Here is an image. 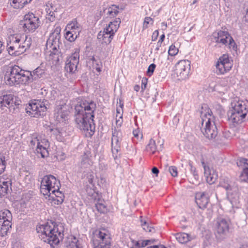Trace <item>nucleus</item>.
Here are the masks:
<instances>
[{"label": "nucleus", "mask_w": 248, "mask_h": 248, "mask_svg": "<svg viewBox=\"0 0 248 248\" xmlns=\"http://www.w3.org/2000/svg\"><path fill=\"white\" fill-rule=\"evenodd\" d=\"M96 108L95 103L86 100L78 102L75 107V120L78 127L84 131L89 132L90 136H92L95 130L93 118Z\"/></svg>", "instance_id": "f257e3e1"}, {"label": "nucleus", "mask_w": 248, "mask_h": 248, "mask_svg": "<svg viewBox=\"0 0 248 248\" xmlns=\"http://www.w3.org/2000/svg\"><path fill=\"white\" fill-rule=\"evenodd\" d=\"M45 71L37 67L32 72L22 69L17 65L12 67L9 74L5 75L6 84L10 86L27 84L31 80H36L43 77Z\"/></svg>", "instance_id": "f03ea898"}, {"label": "nucleus", "mask_w": 248, "mask_h": 248, "mask_svg": "<svg viewBox=\"0 0 248 248\" xmlns=\"http://www.w3.org/2000/svg\"><path fill=\"white\" fill-rule=\"evenodd\" d=\"M31 44V38L24 33L11 35L7 42V50L11 55L18 56L25 52Z\"/></svg>", "instance_id": "7ed1b4c3"}, {"label": "nucleus", "mask_w": 248, "mask_h": 248, "mask_svg": "<svg viewBox=\"0 0 248 248\" xmlns=\"http://www.w3.org/2000/svg\"><path fill=\"white\" fill-rule=\"evenodd\" d=\"M36 231L41 233V238L51 246L57 245L63 236L61 232L62 230H59L58 226L52 222L39 225L36 228Z\"/></svg>", "instance_id": "20e7f679"}, {"label": "nucleus", "mask_w": 248, "mask_h": 248, "mask_svg": "<svg viewBox=\"0 0 248 248\" xmlns=\"http://www.w3.org/2000/svg\"><path fill=\"white\" fill-rule=\"evenodd\" d=\"M202 124L204 126L202 132L209 139H215L217 135V126L211 109L206 107L202 108L201 113Z\"/></svg>", "instance_id": "39448f33"}, {"label": "nucleus", "mask_w": 248, "mask_h": 248, "mask_svg": "<svg viewBox=\"0 0 248 248\" xmlns=\"http://www.w3.org/2000/svg\"><path fill=\"white\" fill-rule=\"evenodd\" d=\"M61 28L60 26H55L53 31L50 34L46 43V47L49 50L52 59L58 62L62 60V55H60L59 50L60 42V32Z\"/></svg>", "instance_id": "423d86ee"}, {"label": "nucleus", "mask_w": 248, "mask_h": 248, "mask_svg": "<svg viewBox=\"0 0 248 248\" xmlns=\"http://www.w3.org/2000/svg\"><path fill=\"white\" fill-rule=\"evenodd\" d=\"M232 108L228 113V120L235 124L241 123L248 112L245 102L239 100L232 103Z\"/></svg>", "instance_id": "0eeeda50"}, {"label": "nucleus", "mask_w": 248, "mask_h": 248, "mask_svg": "<svg viewBox=\"0 0 248 248\" xmlns=\"http://www.w3.org/2000/svg\"><path fill=\"white\" fill-rule=\"evenodd\" d=\"M93 244V248H120L111 246V237L109 232L105 229H100L94 235Z\"/></svg>", "instance_id": "6e6552de"}, {"label": "nucleus", "mask_w": 248, "mask_h": 248, "mask_svg": "<svg viewBox=\"0 0 248 248\" xmlns=\"http://www.w3.org/2000/svg\"><path fill=\"white\" fill-rule=\"evenodd\" d=\"M120 23V18H117L113 21L110 22L103 31H100L98 33L97 38L102 41V44H108L111 42Z\"/></svg>", "instance_id": "1a4fd4ad"}, {"label": "nucleus", "mask_w": 248, "mask_h": 248, "mask_svg": "<svg viewBox=\"0 0 248 248\" xmlns=\"http://www.w3.org/2000/svg\"><path fill=\"white\" fill-rule=\"evenodd\" d=\"M60 186V181L52 175L45 176L41 182L40 191L45 196H50L51 192L55 189H59Z\"/></svg>", "instance_id": "9d476101"}, {"label": "nucleus", "mask_w": 248, "mask_h": 248, "mask_svg": "<svg viewBox=\"0 0 248 248\" xmlns=\"http://www.w3.org/2000/svg\"><path fill=\"white\" fill-rule=\"evenodd\" d=\"M123 122V120L116 121L117 127L112 128L111 151L114 159L118 157V153L121 150V141L122 140V133L120 127L121 126Z\"/></svg>", "instance_id": "9b49d317"}, {"label": "nucleus", "mask_w": 248, "mask_h": 248, "mask_svg": "<svg viewBox=\"0 0 248 248\" xmlns=\"http://www.w3.org/2000/svg\"><path fill=\"white\" fill-rule=\"evenodd\" d=\"M40 24L39 17L32 13L26 14L22 21L23 28L26 32H34L39 27Z\"/></svg>", "instance_id": "f8f14e48"}, {"label": "nucleus", "mask_w": 248, "mask_h": 248, "mask_svg": "<svg viewBox=\"0 0 248 248\" xmlns=\"http://www.w3.org/2000/svg\"><path fill=\"white\" fill-rule=\"evenodd\" d=\"M215 41L217 43H221L228 46L229 48L233 51H236L237 46L232 37L227 31H219L215 35Z\"/></svg>", "instance_id": "ddd939ff"}, {"label": "nucleus", "mask_w": 248, "mask_h": 248, "mask_svg": "<svg viewBox=\"0 0 248 248\" xmlns=\"http://www.w3.org/2000/svg\"><path fill=\"white\" fill-rule=\"evenodd\" d=\"M46 110V107L44 102L34 100L30 103L27 108V113L31 117H39L43 116Z\"/></svg>", "instance_id": "4468645a"}, {"label": "nucleus", "mask_w": 248, "mask_h": 248, "mask_svg": "<svg viewBox=\"0 0 248 248\" xmlns=\"http://www.w3.org/2000/svg\"><path fill=\"white\" fill-rule=\"evenodd\" d=\"M230 224V221L228 219L221 217L217 219L215 235L218 241H222L227 237L229 232Z\"/></svg>", "instance_id": "2eb2a0df"}, {"label": "nucleus", "mask_w": 248, "mask_h": 248, "mask_svg": "<svg viewBox=\"0 0 248 248\" xmlns=\"http://www.w3.org/2000/svg\"><path fill=\"white\" fill-rule=\"evenodd\" d=\"M232 66V63L229 55L223 54L219 58L216 64V72L217 75H223L229 71Z\"/></svg>", "instance_id": "dca6fc26"}, {"label": "nucleus", "mask_w": 248, "mask_h": 248, "mask_svg": "<svg viewBox=\"0 0 248 248\" xmlns=\"http://www.w3.org/2000/svg\"><path fill=\"white\" fill-rule=\"evenodd\" d=\"M79 49H75V51L66 59L65 65V70L71 74L74 73L77 69L79 61Z\"/></svg>", "instance_id": "f3484780"}, {"label": "nucleus", "mask_w": 248, "mask_h": 248, "mask_svg": "<svg viewBox=\"0 0 248 248\" xmlns=\"http://www.w3.org/2000/svg\"><path fill=\"white\" fill-rule=\"evenodd\" d=\"M30 144L32 148L36 144V151L37 154H40L42 157L45 158L48 155L47 148L49 146V143L47 140L44 139L40 140L38 137H36L31 140Z\"/></svg>", "instance_id": "a211bd4d"}, {"label": "nucleus", "mask_w": 248, "mask_h": 248, "mask_svg": "<svg viewBox=\"0 0 248 248\" xmlns=\"http://www.w3.org/2000/svg\"><path fill=\"white\" fill-rule=\"evenodd\" d=\"M190 62L188 60L179 61L176 65V72L181 79L187 78L190 70Z\"/></svg>", "instance_id": "6ab92c4d"}, {"label": "nucleus", "mask_w": 248, "mask_h": 248, "mask_svg": "<svg viewBox=\"0 0 248 248\" xmlns=\"http://www.w3.org/2000/svg\"><path fill=\"white\" fill-rule=\"evenodd\" d=\"M68 111L65 103L57 105L55 108L54 117L58 123H63L67 120Z\"/></svg>", "instance_id": "aec40b11"}, {"label": "nucleus", "mask_w": 248, "mask_h": 248, "mask_svg": "<svg viewBox=\"0 0 248 248\" xmlns=\"http://www.w3.org/2000/svg\"><path fill=\"white\" fill-rule=\"evenodd\" d=\"M210 195L207 191L198 192L195 195V201L201 209H204L207 207L209 202Z\"/></svg>", "instance_id": "412c9836"}, {"label": "nucleus", "mask_w": 248, "mask_h": 248, "mask_svg": "<svg viewBox=\"0 0 248 248\" xmlns=\"http://www.w3.org/2000/svg\"><path fill=\"white\" fill-rule=\"evenodd\" d=\"M204 168V174L207 182L210 185L214 184L217 178V172L212 168L207 166L204 162H202Z\"/></svg>", "instance_id": "4be33fe9"}, {"label": "nucleus", "mask_w": 248, "mask_h": 248, "mask_svg": "<svg viewBox=\"0 0 248 248\" xmlns=\"http://www.w3.org/2000/svg\"><path fill=\"white\" fill-rule=\"evenodd\" d=\"M12 181L11 178L3 176L0 179V196H4L11 190Z\"/></svg>", "instance_id": "5701e85b"}, {"label": "nucleus", "mask_w": 248, "mask_h": 248, "mask_svg": "<svg viewBox=\"0 0 248 248\" xmlns=\"http://www.w3.org/2000/svg\"><path fill=\"white\" fill-rule=\"evenodd\" d=\"M15 97L12 94H6L0 97V104L1 107H6L7 108L13 106L15 102Z\"/></svg>", "instance_id": "b1692460"}, {"label": "nucleus", "mask_w": 248, "mask_h": 248, "mask_svg": "<svg viewBox=\"0 0 248 248\" xmlns=\"http://www.w3.org/2000/svg\"><path fill=\"white\" fill-rule=\"evenodd\" d=\"M50 196H47L49 200H51L55 204H61L63 202L64 196L62 191L59 189H55L54 192H51Z\"/></svg>", "instance_id": "393cba45"}, {"label": "nucleus", "mask_w": 248, "mask_h": 248, "mask_svg": "<svg viewBox=\"0 0 248 248\" xmlns=\"http://www.w3.org/2000/svg\"><path fill=\"white\" fill-rule=\"evenodd\" d=\"M174 236L177 241L181 244H186L194 239L193 236L185 232L175 233Z\"/></svg>", "instance_id": "a878e982"}, {"label": "nucleus", "mask_w": 248, "mask_h": 248, "mask_svg": "<svg viewBox=\"0 0 248 248\" xmlns=\"http://www.w3.org/2000/svg\"><path fill=\"white\" fill-rule=\"evenodd\" d=\"M100 12H103L107 17L110 18H113L115 17L119 12V7L116 5H112L111 6L103 9V12L101 11Z\"/></svg>", "instance_id": "bb28decb"}, {"label": "nucleus", "mask_w": 248, "mask_h": 248, "mask_svg": "<svg viewBox=\"0 0 248 248\" xmlns=\"http://www.w3.org/2000/svg\"><path fill=\"white\" fill-rule=\"evenodd\" d=\"M154 242V240H141L136 241L132 239L130 248H142Z\"/></svg>", "instance_id": "cd10ccee"}, {"label": "nucleus", "mask_w": 248, "mask_h": 248, "mask_svg": "<svg viewBox=\"0 0 248 248\" xmlns=\"http://www.w3.org/2000/svg\"><path fill=\"white\" fill-rule=\"evenodd\" d=\"M240 162L243 163L244 166L240 175V179L242 181L248 182V159L242 158Z\"/></svg>", "instance_id": "c85d7f7f"}, {"label": "nucleus", "mask_w": 248, "mask_h": 248, "mask_svg": "<svg viewBox=\"0 0 248 248\" xmlns=\"http://www.w3.org/2000/svg\"><path fill=\"white\" fill-rule=\"evenodd\" d=\"M93 162L92 159L89 157V156L85 154L82 158V161L81 163V168L86 169L87 171L92 170L93 168Z\"/></svg>", "instance_id": "c756f323"}, {"label": "nucleus", "mask_w": 248, "mask_h": 248, "mask_svg": "<svg viewBox=\"0 0 248 248\" xmlns=\"http://www.w3.org/2000/svg\"><path fill=\"white\" fill-rule=\"evenodd\" d=\"M11 222H0V236H4L9 232L11 228Z\"/></svg>", "instance_id": "7c9ffc66"}, {"label": "nucleus", "mask_w": 248, "mask_h": 248, "mask_svg": "<svg viewBox=\"0 0 248 248\" xmlns=\"http://www.w3.org/2000/svg\"><path fill=\"white\" fill-rule=\"evenodd\" d=\"M65 30L79 34L81 31V27L77 21L74 20L67 25Z\"/></svg>", "instance_id": "2f4dec72"}, {"label": "nucleus", "mask_w": 248, "mask_h": 248, "mask_svg": "<svg viewBox=\"0 0 248 248\" xmlns=\"http://www.w3.org/2000/svg\"><path fill=\"white\" fill-rule=\"evenodd\" d=\"M95 201H96L95 204L96 210L101 213H106L108 211L107 207L105 204V202L101 199L100 196Z\"/></svg>", "instance_id": "473e14b6"}, {"label": "nucleus", "mask_w": 248, "mask_h": 248, "mask_svg": "<svg viewBox=\"0 0 248 248\" xmlns=\"http://www.w3.org/2000/svg\"><path fill=\"white\" fill-rule=\"evenodd\" d=\"M52 134L55 137L56 139L60 141L63 140V135L65 134L64 131L59 128H50Z\"/></svg>", "instance_id": "72a5a7b5"}, {"label": "nucleus", "mask_w": 248, "mask_h": 248, "mask_svg": "<svg viewBox=\"0 0 248 248\" xmlns=\"http://www.w3.org/2000/svg\"><path fill=\"white\" fill-rule=\"evenodd\" d=\"M46 19L50 21V22H52L54 21L55 18V10L54 7L52 6H50V8L47 5V7L46 9Z\"/></svg>", "instance_id": "f704fd0d"}, {"label": "nucleus", "mask_w": 248, "mask_h": 248, "mask_svg": "<svg viewBox=\"0 0 248 248\" xmlns=\"http://www.w3.org/2000/svg\"><path fill=\"white\" fill-rule=\"evenodd\" d=\"M146 150L148 153L154 154L157 150L155 141L153 139H151L146 147Z\"/></svg>", "instance_id": "c9c22d12"}, {"label": "nucleus", "mask_w": 248, "mask_h": 248, "mask_svg": "<svg viewBox=\"0 0 248 248\" xmlns=\"http://www.w3.org/2000/svg\"><path fill=\"white\" fill-rule=\"evenodd\" d=\"M87 195L89 199L93 200L95 201L100 196L98 192H96L93 188L87 187L86 188Z\"/></svg>", "instance_id": "e433bc0d"}, {"label": "nucleus", "mask_w": 248, "mask_h": 248, "mask_svg": "<svg viewBox=\"0 0 248 248\" xmlns=\"http://www.w3.org/2000/svg\"><path fill=\"white\" fill-rule=\"evenodd\" d=\"M140 223L143 229L147 232H154L155 229L151 225H150L145 220L142 219V217H140Z\"/></svg>", "instance_id": "4c0bfd02"}, {"label": "nucleus", "mask_w": 248, "mask_h": 248, "mask_svg": "<svg viewBox=\"0 0 248 248\" xmlns=\"http://www.w3.org/2000/svg\"><path fill=\"white\" fill-rule=\"evenodd\" d=\"M65 38L70 42H73L78 37V33L66 30Z\"/></svg>", "instance_id": "58836bf2"}, {"label": "nucleus", "mask_w": 248, "mask_h": 248, "mask_svg": "<svg viewBox=\"0 0 248 248\" xmlns=\"http://www.w3.org/2000/svg\"><path fill=\"white\" fill-rule=\"evenodd\" d=\"M12 3L11 5L16 9H21L26 4V3H24V0H11Z\"/></svg>", "instance_id": "ea45409f"}, {"label": "nucleus", "mask_w": 248, "mask_h": 248, "mask_svg": "<svg viewBox=\"0 0 248 248\" xmlns=\"http://www.w3.org/2000/svg\"><path fill=\"white\" fill-rule=\"evenodd\" d=\"M83 173H84V177H86V179H88V182L90 184L93 185L94 178V175L92 170H91L88 171H83Z\"/></svg>", "instance_id": "a19ab883"}, {"label": "nucleus", "mask_w": 248, "mask_h": 248, "mask_svg": "<svg viewBox=\"0 0 248 248\" xmlns=\"http://www.w3.org/2000/svg\"><path fill=\"white\" fill-rule=\"evenodd\" d=\"M133 135L134 136V137L133 138V142H137L142 138V134L139 128L134 129L133 131Z\"/></svg>", "instance_id": "79ce46f5"}, {"label": "nucleus", "mask_w": 248, "mask_h": 248, "mask_svg": "<svg viewBox=\"0 0 248 248\" xmlns=\"http://www.w3.org/2000/svg\"><path fill=\"white\" fill-rule=\"evenodd\" d=\"M6 165L5 156L0 155V174L4 172Z\"/></svg>", "instance_id": "37998d69"}, {"label": "nucleus", "mask_w": 248, "mask_h": 248, "mask_svg": "<svg viewBox=\"0 0 248 248\" xmlns=\"http://www.w3.org/2000/svg\"><path fill=\"white\" fill-rule=\"evenodd\" d=\"M178 52V49L175 46V45H171L170 46L169 49L168 50V54L169 55L171 56H174L177 54Z\"/></svg>", "instance_id": "c03bdc74"}, {"label": "nucleus", "mask_w": 248, "mask_h": 248, "mask_svg": "<svg viewBox=\"0 0 248 248\" xmlns=\"http://www.w3.org/2000/svg\"><path fill=\"white\" fill-rule=\"evenodd\" d=\"M153 19L150 17H146L144 18V20L143 23V29L145 30L147 29L148 27V25L150 22H152L151 23H153Z\"/></svg>", "instance_id": "a18cd8bd"}, {"label": "nucleus", "mask_w": 248, "mask_h": 248, "mask_svg": "<svg viewBox=\"0 0 248 248\" xmlns=\"http://www.w3.org/2000/svg\"><path fill=\"white\" fill-rule=\"evenodd\" d=\"M189 166L190 167V172L193 175L194 178L196 180L198 179L199 176L195 167H193L191 163H189Z\"/></svg>", "instance_id": "49530a36"}, {"label": "nucleus", "mask_w": 248, "mask_h": 248, "mask_svg": "<svg viewBox=\"0 0 248 248\" xmlns=\"http://www.w3.org/2000/svg\"><path fill=\"white\" fill-rule=\"evenodd\" d=\"M155 67L156 65L154 63H152L149 66L147 71L148 76L150 77L153 75Z\"/></svg>", "instance_id": "de8ad7c7"}, {"label": "nucleus", "mask_w": 248, "mask_h": 248, "mask_svg": "<svg viewBox=\"0 0 248 248\" xmlns=\"http://www.w3.org/2000/svg\"><path fill=\"white\" fill-rule=\"evenodd\" d=\"M169 170L173 177H176L178 175L177 169L175 166H170L169 168Z\"/></svg>", "instance_id": "09e8293b"}, {"label": "nucleus", "mask_w": 248, "mask_h": 248, "mask_svg": "<svg viewBox=\"0 0 248 248\" xmlns=\"http://www.w3.org/2000/svg\"><path fill=\"white\" fill-rule=\"evenodd\" d=\"M124 104H120L119 107L116 108V115H123Z\"/></svg>", "instance_id": "8fccbe9b"}, {"label": "nucleus", "mask_w": 248, "mask_h": 248, "mask_svg": "<svg viewBox=\"0 0 248 248\" xmlns=\"http://www.w3.org/2000/svg\"><path fill=\"white\" fill-rule=\"evenodd\" d=\"M70 246L71 248H82V246L78 243V241L75 242H72Z\"/></svg>", "instance_id": "3c124183"}, {"label": "nucleus", "mask_w": 248, "mask_h": 248, "mask_svg": "<svg viewBox=\"0 0 248 248\" xmlns=\"http://www.w3.org/2000/svg\"><path fill=\"white\" fill-rule=\"evenodd\" d=\"M220 185L222 187H223L227 190H229L231 188V186L228 183H226L224 182L221 181L220 183Z\"/></svg>", "instance_id": "603ef678"}, {"label": "nucleus", "mask_w": 248, "mask_h": 248, "mask_svg": "<svg viewBox=\"0 0 248 248\" xmlns=\"http://www.w3.org/2000/svg\"><path fill=\"white\" fill-rule=\"evenodd\" d=\"M158 35H159L158 30L155 31L152 35V41H155L157 39V38L158 36Z\"/></svg>", "instance_id": "864d4df0"}, {"label": "nucleus", "mask_w": 248, "mask_h": 248, "mask_svg": "<svg viewBox=\"0 0 248 248\" xmlns=\"http://www.w3.org/2000/svg\"><path fill=\"white\" fill-rule=\"evenodd\" d=\"M147 84V79L146 78H142L141 80V89L142 90H145L146 88Z\"/></svg>", "instance_id": "5fc2aeb1"}, {"label": "nucleus", "mask_w": 248, "mask_h": 248, "mask_svg": "<svg viewBox=\"0 0 248 248\" xmlns=\"http://www.w3.org/2000/svg\"><path fill=\"white\" fill-rule=\"evenodd\" d=\"M92 61L93 62V65L95 66H100L101 62L100 61H98L95 60L94 57H93L92 58Z\"/></svg>", "instance_id": "6e6d98bb"}, {"label": "nucleus", "mask_w": 248, "mask_h": 248, "mask_svg": "<svg viewBox=\"0 0 248 248\" xmlns=\"http://www.w3.org/2000/svg\"><path fill=\"white\" fill-rule=\"evenodd\" d=\"M225 140V138L222 137L220 140H219L218 137H217V139H216V141L217 144L222 145L224 143L223 141Z\"/></svg>", "instance_id": "4d7b16f0"}, {"label": "nucleus", "mask_w": 248, "mask_h": 248, "mask_svg": "<svg viewBox=\"0 0 248 248\" xmlns=\"http://www.w3.org/2000/svg\"><path fill=\"white\" fill-rule=\"evenodd\" d=\"M165 34L163 33L162 34L160 37V38L158 40V42H159V44H162V43L164 41V39H165Z\"/></svg>", "instance_id": "13d9d810"}, {"label": "nucleus", "mask_w": 248, "mask_h": 248, "mask_svg": "<svg viewBox=\"0 0 248 248\" xmlns=\"http://www.w3.org/2000/svg\"><path fill=\"white\" fill-rule=\"evenodd\" d=\"M152 171L154 174H155L156 175L159 173L158 169L155 167L153 168V169L152 170Z\"/></svg>", "instance_id": "bf43d9fd"}, {"label": "nucleus", "mask_w": 248, "mask_h": 248, "mask_svg": "<svg viewBox=\"0 0 248 248\" xmlns=\"http://www.w3.org/2000/svg\"><path fill=\"white\" fill-rule=\"evenodd\" d=\"M245 20L246 22H248V5L246 8V14L245 16Z\"/></svg>", "instance_id": "052dcab7"}, {"label": "nucleus", "mask_w": 248, "mask_h": 248, "mask_svg": "<svg viewBox=\"0 0 248 248\" xmlns=\"http://www.w3.org/2000/svg\"><path fill=\"white\" fill-rule=\"evenodd\" d=\"M151 247L152 248H166L165 246H164L163 245H160V246L155 245V246H151Z\"/></svg>", "instance_id": "680f3d73"}, {"label": "nucleus", "mask_w": 248, "mask_h": 248, "mask_svg": "<svg viewBox=\"0 0 248 248\" xmlns=\"http://www.w3.org/2000/svg\"><path fill=\"white\" fill-rule=\"evenodd\" d=\"M161 44H159V42H157V45H156V47H155V51H158V50H159L160 47H161Z\"/></svg>", "instance_id": "e2e57ef3"}, {"label": "nucleus", "mask_w": 248, "mask_h": 248, "mask_svg": "<svg viewBox=\"0 0 248 248\" xmlns=\"http://www.w3.org/2000/svg\"><path fill=\"white\" fill-rule=\"evenodd\" d=\"M118 120H123V115H116V121H118Z\"/></svg>", "instance_id": "0e129e2a"}, {"label": "nucleus", "mask_w": 248, "mask_h": 248, "mask_svg": "<svg viewBox=\"0 0 248 248\" xmlns=\"http://www.w3.org/2000/svg\"><path fill=\"white\" fill-rule=\"evenodd\" d=\"M134 89L135 91L138 92L140 89V87L138 85H135L134 87Z\"/></svg>", "instance_id": "69168bd1"}, {"label": "nucleus", "mask_w": 248, "mask_h": 248, "mask_svg": "<svg viewBox=\"0 0 248 248\" xmlns=\"http://www.w3.org/2000/svg\"><path fill=\"white\" fill-rule=\"evenodd\" d=\"M3 49V46L2 42L0 41V54L1 53L2 50Z\"/></svg>", "instance_id": "338daca9"}, {"label": "nucleus", "mask_w": 248, "mask_h": 248, "mask_svg": "<svg viewBox=\"0 0 248 248\" xmlns=\"http://www.w3.org/2000/svg\"><path fill=\"white\" fill-rule=\"evenodd\" d=\"M95 68L96 70V71L98 72H100L101 71V67L100 66H95Z\"/></svg>", "instance_id": "774afa93"}]
</instances>
